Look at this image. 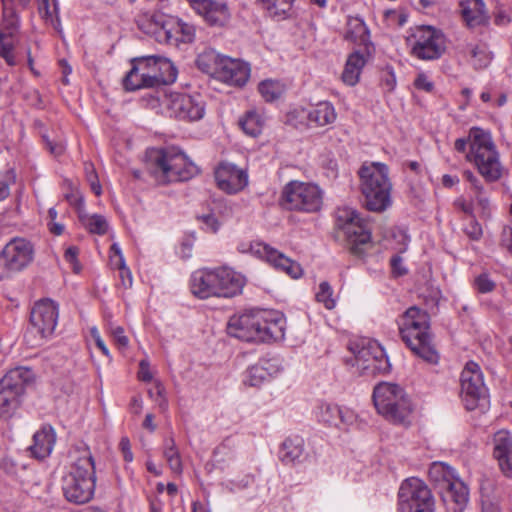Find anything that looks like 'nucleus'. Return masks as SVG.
Wrapping results in <instances>:
<instances>
[{"label": "nucleus", "instance_id": "f257e3e1", "mask_svg": "<svg viewBox=\"0 0 512 512\" xmlns=\"http://www.w3.org/2000/svg\"><path fill=\"white\" fill-rule=\"evenodd\" d=\"M285 318L275 310L251 309L230 317L227 333L246 342H270L284 338Z\"/></svg>", "mask_w": 512, "mask_h": 512}, {"label": "nucleus", "instance_id": "f03ea898", "mask_svg": "<svg viewBox=\"0 0 512 512\" xmlns=\"http://www.w3.org/2000/svg\"><path fill=\"white\" fill-rule=\"evenodd\" d=\"M454 149L459 153H465V159L475 165L486 182H497L504 175L505 168L500 162L490 132L472 127L467 138L456 139Z\"/></svg>", "mask_w": 512, "mask_h": 512}, {"label": "nucleus", "instance_id": "7ed1b4c3", "mask_svg": "<svg viewBox=\"0 0 512 512\" xmlns=\"http://www.w3.org/2000/svg\"><path fill=\"white\" fill-rule=\"evenodd\" d=\"M69 472L62 479L65 498L75 504L90 501L95 490V466L87 447L76 448L70 453Z\"/></svg>", "mask_w": 512, "mask_h": 512}, {"label": "nucleus", "instance_id": "20e7f679", "mask_svg": "<svg viewBox=\"0 0 512 512\" xmlns=\"http://www.w3.org/2000/svg\"><path fill=\"white\" fill-rule=\"evenodd\" d=\"M146 165L159 184L187 181L198 173L197 166L175 147L148 150Z\"/></svg>", "mask_w": 512, "mask_h": 512}, {"label": "nucleus", "instance_id": "39448f33", "mask_svg": "<svg viewBox=\"0 0 512 512\" xmlns=\"http://www.w3.org/2000/svg\"><path fill=\"white\" fill-rule=\"evenodd\" d=\"M244 284V276L228 267L197 270L190 280L191 292L200 299L234 297L241 293Z\"/></svg>", "mask_w": 512, "mask_h": 512}, {"label": "nucleus", "instance_id": "423d86ee", "mask_svg": "<svg viewBox=\"0 0 512 512\" xmlns=\"http://www.w3.org/2000/svg\"><path fill=\"white\" fill-rule=\"evenodd\" d=\"M136 22L140 30L158 42L178 46L181 43H191L195 38L193 25L162 13H141Z\"/></svg>", "mask_w": 512, "mask_h": 512}, {"label": "nucleus", "instance_id": "0eeeda50", "mask_svg": "<svg viewBox=\"0 0 512 512\" xmlns=\"http://www.w3.org/2000/svg\"><path fill=\"white\" fill-rule=\"evenodd\" d=\"M373 402L377 412L387 421L408 426L413 407L410 398L398 384L382 382L374 387Z\"/></svg>", "mask_w": 512, "mask_h": 512}, {"label": "nucleus", "instance_id": "6e6552de", "mask_svg": "<svg viewBox=\"0 0 512 512\" xmlns=\"http://www.w3.org/2000/svg\"><path fill=\"white\" fill-rule=\"evenodd\" d=\"M359 176L366 208L373 212L386 210L391 205L392 188L388 167L378 162L365 164L359 170Z\"/></svg>", "mask_w": 512, "mask_h": 512}, {"label": "nucleus", "instance_id": "1a4fd4ad", "mask_svg": "<svg viewBox=\"0 0 512 512\" xmlns=\"http://www.w3.org/2000/svg\"><path fill=\"white\" fill-rule=\"evenodd\" d=\"M324 190L312 182L293 180L282 189L280 205L288 211L317 213L323 207Z\"/></svg>", "mask_w": 512, "mask_h": 512}, {"label": "nucleus", "instance_id": "9d476101", "mask_svg": "<svg viewBox=\"0 0 512 512\" xmlns=\"http://www.w3.org/2000/svg\"><path fill=\"white\" fill-rule=\"evenodd\" d=\"M34 374L27 367H15L0 379V418H11L21 405L26 386Z\"/></svg>", "mask_w": 512, "mask_h": 512}, {"label": "nucleus", "instance_id": "9b49d317", "mask_svg": "<svg viewBox=\"0 0 512 512\" xmlns=\"http://www.w3.org/2000/svg\"><path fill=\"white\" fill-rule=\"evenodd\" d=\"M58 305L44 299L35 303L30 313V327L25 333V341L31 347L41 346L49 338L57 325Z\"/></svg>", "mask_w": 512, "mask_h": 512}, {"label": "nucleus", "instance_id": "f8f14e48", "mask_svg": "<svg viewBox=\"0 0 512 512\" xmlns=\"http://www.w3.org/2000/svg\"><path fill=\"white\" fill-rule=\"evenodd\" d=\"M335 225L345 236L350 250L355 255L363 253V245L371 240V231L359 213L348 206L338 207L335 212Z\"/></svg>", "mask_w": 512, "mask_h": 512}, {"label": "nucleus", "instance_id": "ddd939ff", "mask_svg": "<svg viewBox=\"0 0 512 512\" xmlns=\"http://www.w3.org/2000/svg\"><path fill=\"white\" fill-rule=\"evenodd\" d=\"M461 394L465 408L469 411L486 410L489 406L488 390L483 381V374L477 363L468 362L461 372Z\"/></svg>", "mask_w": 512, "mask_h": 512}, {"label": "nucleus", "instance_id": "4468645a", "mask_svg": "<svg viewBox=\"0 0 512 512\" xmlns=\"http://www.w3.org/2000/svg\"><path fill=\"white\" fill-rule=\"evenodd\" d=\"M434 498L424 481L411 477L398 491V512H434Z\"/></svg>", "mask_w": 512, "mask_h": 512}, {"label": "nucleus", "instance_id": "2eb2a0df", "mask_svg": "<svg viewBox=\"0 0 512 512\" xmlns=\"http://www.w3.org/2000/svg\"><path fill=\"white\" fill-rule=\"evenodd\" d=\"M34 248L24 238L10 240L0 253V280L27 267L33 260Z\"/></svg>", "mask_w": 512, "mask_h": 512}, {"label": "nucleus", "instance_id": "dca6fc26", "mask_svg": "<svg viewBox=\"0 0 512 512\" xmlns=\"http://www.w3.org/2000/svg\"><path fill=\"white\" fill-rule=\"evenodd\" d=\"M411 53L421 60H435L445 51V37L431 26L416 27L409 38Z\"/></svg>", "mask_w": 512, "mask_h": 512}, {"label": "nucleus", "instance_id": "f3484780", "mask_svg": "<svg viewBox=\"0 0 512 512\" xmlns=\"http://www.w3.org/2000/svg\"><path fill=\"white\" fill-rule=\"evenodd\" d=\"M1 2L3 12L0 27V57L9 66H15L17 62L14 50L19 41V17L14 11V0H1Z\"/></svg>", "mask_w": 512, "mask_h": 512}, {"label": "nucleus", "instance_id": "a211bd4d", "mask_svg": "<svg viewBox=\"0 0 512 512\" xmlns=\"http://www.w3.org/2000/svg\"><path fill=\"white\" fill-rule=\"evenodd\" d=\"M163 104L171 117L180 120L197 121L205 114V103L200 95L170 92L165 95Z\"/></svg>", "mask_w": 512, "mask_h": 512}, {"label": "nucleus", "instance_id": "6ab92c4d", "mask_svg": "<svg viewBox=\"0 0 512 512\" xmlns=\"http://www.w3.org/2000/svg\"><path fill=\"white\" fill-rule=\"evenodd\" d=\"M351 351L354 355L352 366H357L359 370L370 371L371 373H386L390 370V363L384 351L376 344L360 347L359 344H353Z\"/></svg>", "mask_w": 512, "mask_h": 512}, {"label": "nucleus", "instance_id": "aec40b11", "mask_svg": "<svg viewBox=\"0 0 512 512\" xmlns=\"http://www.w3.org/2000/svg\"><path fill=\"white\" fill-rule=\"evenodd\" d=\"M214 75L229 85L243 86L249 79L250 67L239 59L221 56L216 62Z\"/></svg>", "mask_w": 512, "mask_h": 512}, {"label": "nucleus", "instance_id": "412c9836", "mask_svg": "<svg viewBox=\"0 0 512 512\" xmlns=\"http://www.w3.org/2000/svg\"><path fill=\"white\" fill-rule=\"evenodd\" d=\"M250 252L259 258L265 259L275 268L284 271L292 278H298L302 274L301 266L263 242H253L250 244Z\"/></svg>", "mask_w": 512, "mask_h": 512}, {"label": "nucleus", "instance_id": "4be33fe9", "mask_svg": "<svg viewBox=\"0 0 512 512\" xmlns=\"http://www.w3.org/2000/svg\"><path fill=\"white\" fill-rule=\"evenodd\" d=\"M214 174L219 189L228 194H235L244 189L248 184L246 172L228 162L220 163L215 169Z\"/></svg>", "mask_w": 512, "mask_h": 512}, {"label": "nucleus", "instance_id": "5701e85b", "mask_svg": "<svg viewBox=\"0 0 512 512\" xmlns=\"http://www.w3.org/2000/svg\"><path fill=\"white\" fill-rule=\"evenodd\" d=\"M318 421L331 427L347 430L357 422V414L346 407L336 404L324 403L318 407Z\"/></svg>", "mask_w": 512, "mask_h": 512}, {"label": "nucleus", "instance_id": "b1692460", "mask_svg": "<svg viewBox=\"0 0 512 512\" xmlns=\"http://www.w3.org/2000/svg\"><path fill=\"white\" fill-rule=\"evenodd\" d=\"M409 341H403L410 350L423 360L435 364L438 362V353L432 345L430 329L411 331Z\"/></svg>", "mask_w": 512, "mask_h": 512}, {"label": "nucleus", "instance_id": "393cba45", "mask_svg": "<svg viewBox=\"0 0 512 512\" xmlns=\"http://www.w3.org/2000/svg\"><path fill=\"white\" fill-rule=\"evenodd\" d=\"M493 443V456L501 471L512 476V435L507 430H500L494 434Z\"/></svg>", "mask_w": 512, "mask_h": 512}, {"label": "nucleus", "instance_id": "a878e982", "mask_svg": "<svg viewBox=\"0 0 512 512\" xmlns=\"http://www.w3.org/2000/svg\"><path fill=\"white\" fill-rule=\"evenodd\" d=\"M440 492L449 509L454 512H463L469 499V491L463 481L456 477L448 482Z\"/></svg>", "mask_w": 512, "mask_h": 512}, {"label": "nucleus", "instance_id": "bb28decb", "mask_svg": "<svg viewBox=\"0 0 512 512\" xmlns=\"http://www.w3.org/2000/svg\"><path fill=\"white\" fill-rule=\"evenodd\" d=\"M430 329V317L426 311L412 306L406 310L399 322V332L403 341H409L411 331Z\"/></svg>", "mask_w": 512, "mask_h": 512}, {"label": "nucleus", "instance_id": "cd10ccee", "mask_svg": "<svg viewBox=\"0 0 512 512\" xmlns=\"http://www.w3.org/2000/svg\"><path fill=\"white\" fill-rule=\"evenodd\" d=\"M344 38L362 46L367 54L372 53L373 45L370 41V31L362 18L358 16H348Z\"/></svg>", "mask_w": 512, "mask_h": 512}, {"label": "nucleus", "instance_id": "c85d7f7f", "mask_svg": "<svg viewBox=\"0 0 512 512\" xmlns=\"http://www.w3.org/2000/svg\"><path fill=\"white\" fill-rule=\"evenodd\" d=\"M196 12L212 26H224L230 19V12L223 2L213 0L200 2Z\"/></svg>", "mask_w": 512, "mask_h": 512}, {"label": "nucleus", "instance_id": "c756f323", "mask_svg": "<svg viewBox=\"0 0 512 512\" xmlns=\"http://www.w3.org/2000/svg\"><path fill=\"white\" fill-rule=\"evenodd\" d=\"M56 434L51 426H43L33 436V444L28 448L31 456L36 459L48 457L55 445Z\"/></svg>", "mask_w": 512, "mask_h": 512}, {"label": "nucleus", "instance_id": "7c9ffc66", "mask_svg": "<svg viewBox=\"0 0 512 512\" xmlns=\"http://www.w3.org/2000/svg\"><path fill=\"white\" fill-rule=\"evenodd\" d=\"M277 372L278 368L270 360H261L244 372L242 382L246 386L259 387Z\"/></svg>", "mask_w": 512, "mask_h": 512}, {"label": "nucleus", "instance_id": "2f4dec72", "mask_svg": "<svg viewBox=\"0 0 512 512\" xmlns=\"http://www.w3.org/2000/svg\"><path fill=\"white\" fill-rule=\"evenodd\" d=\"M370 55L366 50H355L348 56L342 73V80L345 84L355 86L359 82L362 69Z\"/></svg>", "mask_w": 512, "mask_h": 512}, {"label": "nucleus", "instance_id": "473e14b6", "mask_svg": "<svg viewBox=\"0 0 512 512\" xmlns=\"http://www.w3.org/2000/svg\"><path fill=\"white\" fill-rule=\"evenodd\" d=\"M460 7L463 19L470 27L481 25L488 20L483 0H462Z\"/></svg>", "mask_w": 512, "mask_h": 512}, {"label": "nucleus", "instance_id": "72a5a7b5", "mask_svg": "<svg viewBox=\"0 0 512 512\" xmlns=\"http://www.w3.org/2000/svg\"><path fill=\"white\" fill-rule=\"evenodd\" d=\"M304 453V440L300 436L286 438L279 449V459L289 465L300 462Z\"/></svg>", "mask_w": 512, "mask_h": 512}, {"label": "nucleus", "instance_id": "f704fd0d", "mask_svg": "<svg viewBox=\"0 0 512 512\" xmlns=\"http://www.w3.org/2000/svg\"><path fill=\"white\" fill-rule=\"evenodd\" d=\"M337 114L332 103L321 101L317 103L308 113L307 119L316 127H322L335 122Z\"/></svg>", "mask_w": 512, "mask_h": 512}, {"label": "nucleus", "instance_id": "c9c22d12", "mask_svg": "<svg viewBox=\"0 0 512 512\" xmlns=\"http://www.w3.org/2000/svg\"><path fill=\"white\" fill-rule=\"evenodd\" d=\"M465 53L469 55L470 64L476 70L487 68L493 58L492 53L488 50L487 45L484 43L467 44Z\"/></svg>", "mask_w": 512, "mask_h": 512}, {"label": "nucleus", "instance_id": "e433bc0d", "mask_svg": "<svg viewBox=\"0 0 512 512\" xmlns=\"http://www.w3.org/2000/svg\"><path fill=\"white\" fill-rule=\"evenodd\" d=\"M110 263L111 265L118 269L120 274V278L122 284L125 287H130L132 285V275L129 268L126 266L125 259L123 257L121 248L117 243H113L110 248Z\"/></svg>", "mask_w": 512, "mask_h": 512}, {"label": "nucleus", "instance_id": "4c0bfd02", "mask_svg": "<svg viewBox=\"0 0 512 512\" xmlns=\"http://www.w3.org/2000/svg\"><path fill=\"white\" fill-rule=\"evenodd\" d=\"M265 119L263 115L256 110L248 111L243 118L239 120L242 130L249 136H258L264 127Z\"/></svg>", "mask_w": 512, "mask_h": 512}, {"label": "nucleus", "instance_id": "58836bf2", "mask_svg": "<svg viewBox=\"0 0 512 512\" xmlns=\"http://www.w3.org/2000/svg\"><path fill=\"white\" fill-rule=\"evenodd\" d=\"M163 457L166 459L173 473L181 474L183 470L180 452L172 437L166 438L163 442Z\"/></svg>", "mask_w": 512, "mask_h": 512}, {"label": "nucleus", "instance_id": "ea45409f", "mask_svg": "<svg viewBox=\"0 0 512 512\" xmlns=\"http://www.w3.org/2000/svg\"><path fill=\"white\" fill-rule=\"evenodd\" d=\"M428 473L430 479L439 485L440 491L446 487L448 482L457 477L454 470L442 462H434L430 466Z\"/></svg>", "mask_w": 512, "mask_h": 512}, {"label": "nucleus", "instance_id": "a19ab883", "mask_svg": "<svg viewBox=\"0 0 512 512\" xmlns=\"http://www.w3.org/2000/svg\"><path fill=\"white\" fill-rule=\"evenodd\" d=\"M38 10L46 24L51 25L55 30L61 32L58 4L56 0H40Z\"/></svg>", "mask_w": 512, "mask_h": 512}, {"label": "nucleus", "instance_id": "79ce46f5", "mask_svg": "<svg viewBox=\"0 0 512 512\" xmlns=\"http://www.w3.org/2000/svg\"><path fill=\"white\" fill-rule=\"evenodd\" d=\"M233 443L231 439H226L221 445H219L213 455V463L216 468L225 470L229 467V464L234 461L235 453L233 451Z\"/></svg>", "mask_w": 512, "mask_h": 512}, {"label": "nucleus", "instance_id": "37998d69", "mask_svg": "<svg viewBox=\"0 0 512 512\" xmlns=\"http://www.w3.org/2000/svg\"><path fill=\"white\" fill-rule=\"evenodd\" d=\"M142 72V77L148 82L150 88L157 86V56H143L135 58Z\"/></svg>", "mask_w": 512, "mask_h": 512}, {"label": "nucleus", "instance_id": "c03bdc74", "mask_svg": "<svg viewBox=\"0 0 512 512\" xmlns=\"http://www.w3.org/2000/svg\"><path fill=\"white\" fill-rule=\"evenodd\" d=\"M132 67L123 79V86L127 91H135L143 88H150L148 82L142 77L139 65L135 58L131 60Z\"/></svg>", "mask_w": 512, "mask_h": 512}, {"label": "nucleus", "instance_id": "a18cd8bd", "mask_svg": "<svg viewBox=\"0 0 512 512\" xmlns=\"http://www.w3.org/2000/svg\"><path fill=\"white\" fill-rule=\"evenodd\" d=\"M157 86L173 83L177 78V70L173 63L162 56H157Z\"/></svg>", "mask_w": 512, "mask_h": 512}, {"label": "nucleus", "instance_id": "49530a36", "mask_svg": "<svg viewBox=\"0 0 512 512\" xmlns=\"http://www.w3.org/2000/svg\"><path fill=\"white\" fill-rule=\"evenodd\" d=\"M79 219L85 228L91 233L103 235L107 232L108 223L101 215H89L85 212H80Z\"/></svg>", "mask_w": 512, "mask_h": 512}, {"label": "nucleus", "instance_id": "de8ad7c7", "mask_svg": "<svg viewBox=\"0 0 512 512\" xmlns=\"http://www.w3.org/2000/svg\"><path fill=\"white\" fill-rule=\"evenodd\" d=\"M271 17L285 18L294 0H259Z\"/></svg>", "mask_w": 512, "mask_h": 512}, {"label": "nucleus", "instance_id": "09e8293b", "mask_svg": "<svg viewBox=\"0 0 512 512\" xmlns=\"http://www.w3.org/2000/svg\"><path fill=\"white\" fill-rule=\"evenodd\" d=\"M258 90L266 102L280 98L284 92V85L275 80H264L259 83Z\"/></svg>", "mask_w": 512, "mask_h": 512}, {"label": "nucleus", "instance_id": "8fccbe9b", "mask_svg": "<svg viewBox=\"0 0 512 512\" xmlns=\"http://www.w3.org/2000/svg\"><path fill=\"white\" fill-rule=\"evenodd\" d=\"M220 57L221 56L216 54L214 51L203 52L197 57V67L205 73L214 74L216 62Z\"/></svg>", "mask_w": 512, "mask_h": 512}, {"label": "nucleus", "instance_id": "3c124183", "mask_svg": "<svg viewBox=\"0 0 512 512\" xmlns=\"http://www.w3.org/2000/svg\"><path fill=\"white\" fill-rule=\"evenodd\" d=\"M316 300L322 303L326 309H333L336 306V299L333 296V289L330 284L323 281L319 284V290L316 293Z\"/></svg>", "mask_w": 512, "mask_h": 512}, {"label": "nucleus", "instance_id": "603ef678", "mask_svg": "<svg viewBox=\"0 0 512 512\" xmlns=\"http://www.w3.org/2000/svg\"><path fill=\"white\" fill-rule=\"evenodd\" d=\"M473 192V200L476 203V206L481 210V214L483 216H489L491 210V203L489 199V195L484 185L479 187V190H474Z\"/></svg>", "mask_w": 512, "mask_h": 512}, {"label": "nucleus", "instance_id": "864d4df0", "mask_svg": "<svg viewBox=\"0 0 512 512\" xmlns=\"http://www.w3.org/2000/svg\"><path fill=\"white\" fill-rule=\"evenodd\" d=\"M474 288L482 294L490 293L492 292L495 287L496 283L494 280L491 279L488 273H481L474 279Z\"/></svg>", "mask_w": 512, "mask_h": 512}, {"label": "nucleus", "instance_id": "5fc2aeb1", "mask_svg": "<svg viewBox=\"0 0 512 512\" xmlns=\"http://www.w3.org/2000/svg\"><path fill=\"white\" fill-rule=\"evenodd\" d=\"M66 183L69 186V188L71 189V191L65 193V195H64L65 199L67 200V202H69L70 205L77 208L79 214H80V212H84L83 211L84 201H83L82 195L80 194V192L78 191V189L76 187H72L71 182L66 181Z\"/></svg>", "mask_w": 512, "mask_h": 512}, {"label": "nucleus", "instance_id": "6e6d98bb", "mask_svg": "<svg viewBox=\"0 0 512 512\" xmlns=\"http://www.w3.org/2000/svg\"><path fill=\"white\" fill-rule=\"evenodd\" d=\"M109 331L119 348H126L128 346L129 340L124 334L123 327L110 324Z\"/></svg>", "mask_w": 512, "mask_h": 512}, {"label": "nucleus", "instance_id": "4d7b16f0", "mask_svg": "<svg viewBox=\"0 0 512 512\" xmlns=\"http://www.w3.org/2000/svg\"><path fill=\"white\" fill-rule=\"evenodd\" d=\"M197 219L204 225V229L212 233H216L220 227V223L213 213L198 215Z\"/></svg>", "mask_w": 512, "mask_h": 512}, {"label": "nucleus", "instance_id": "13d9d810", "mask_svg": "<svg viewBox=\"0 0 512 512\" xmlns=\"http://www.w3.org/2000/svg\"><path fill=\"white\" fill-rule=\"evenodd\" d=\"M85 170L87 173V180L90 183L91 190L95 193V195L99 196L102 193L101 185L98 181V177L94 171L92 164H85Z\"/></svg>", "mask_w": 512, "mask_h": 512}, {"label": "nucleus", "instance_id": "bf43d9fd", "mask_svg": "<svg viewBox=\"0 0 512 512\" xmlns=\"http://www.w3.org/2000/svg\"><path fill=\"white\" fill-rule=\"evenodd\" d=\"M511 21L509 11L503 7H498L494 12V23L498 26H505Z\"/></svg>", "mask_w": 512, "mask_h": 512}, {"label": "nucleus", "instance_id": "052dcab7", "mask_svg": "<svg viewBox=\"0 0 512 512\" xmlns=\"http://www.w3.org/2000/svg\"><path fill=\"white\" fill-rule=\"evenodd\" d=\"M465 232L470 239L479 240L482 236V227L477 221L472 219L467 225Z\"/></svg>", "mask_w": 512, "mask_h": 512}, {"label": "nucleus", "instance_id": "680f3d73", "mask_svg": "<svg viewBox=\"0 0 512 512\" xmlns=\"http://www.w3.org/2000/svg\"><path fill=\"white\" fill-rule=\"evenodd\" d=\"M13 176L10 172L5 175H0V200L5 199L9 195V185L13 181Z\"/></svg>", "mask_w": 512, "mask_h": 512}, {"label": "nucleus", "instance_id": "e2e57ef3", "mask_svg": "<svg viewBox=\"0 0 512 512\" xmlns=\"http://www.w3.org/2000/svg\"><path fill=\"white\" fill-rule=\"evenodd\" d=\"M414 85L417 89L419 90H424L426 92H431L433 90V83L428 79V77L421 73L419 74L415 81H414Z\"/></svg>", "mask_w": 512, "mask_h": 512}, {"label": "nucleus", "instance_id": "0e129e2a", "mask_svg": "<svg viewBox=\"0 0 512 512\" xmlns=\"http://www.w3.org/2000/svg\"><path fill=\"white\" fill-rule=\"evenodd\" d=\"M463 177L470 183L471 191L479 190V187L483 186L481 180L470 170H464Z\"/></svg>", "mask_w": 512, "mask_h": 512}, {"label": "nucleus", "instance_id": "69168bd1", "mask_svg": "<svg viewBox=\"0 0 512 512\" xmlns=\"http://www.w3.org/2000/svg\"><path fill=\"white\" fill-rule=\"evenodd\" d=\"M138 377L141 381L144 382H149L152 380V373L150 372L148 361L142 360L140 362Z\"/></svg>", "mask_w": 512, "mask_h": 512}, {"label": "nucleus", "instance_id": "338daca9", "mask_svg": "<svg viewBox=\"0 0 512 512\" xmlns=\"http://www.w3.org/2000/svg\"><path fill=\"white\" fill-rule=\"evenodd\" d=\"M120 448H121L124 460L126 462H131L133 460V454L131 451L130 441L128 438L121 439Z\"/></svg>", "mask_w": 512, "mask_h": 512}, {"label": "nucleus", "instance_id": "774afa93", "mask_svg": "<svg viewBox=\"0 0 512 512\" xmlns=\"http://www.w3.org/2000/svg\"><path fill=\"white\" fill-rule=\"evenodd\" d=\"M501 241L507 247L512 248V227H510V226L503 227V230L501 233Z\"/></svg>", "mask_w": 512, "mask_h": 512}]
</instances>
